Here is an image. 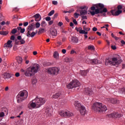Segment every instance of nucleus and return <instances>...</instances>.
<instances>
[{"label":"nucleus","instance_id":"obj_1","mask_svg":"<svg viewBox=\"0 0 125 125\" xmlns=\"http://www.w3.org/2000/svg\"><path fill=\"white\" fill-rule=\"evenodd\" d=\"M45 103V99L44 98H39L37 97L32 102L28 104L27 107L29 109H35L40 108L41 106Z\"/></svg>","mask_w":125,"mask_h":125},{"label":"nucleus","instance_id":"obj_2","mask_svg":"<svg viewBox=\"0 0 125 125\" xmlns=\"http://www.w3.org/2000/svg\"><path fill=\"white\" fill-rule=\"evenodd\" d=\"M39 68L40 65L35 64L32 67L27 68L26 71L21 69V72H23L26 77H32L35 76V73H38Z\"/></svg>","mask_w":125,"mask_h":125},{"label":"nucleus","instance_id":"obj_3","mask_svg":"<svg viewBox=\"0 0 125 125\" xmlns=\"http://www.w3.org/2000/svg\"><path fill=\"white\" fill-rule=\"evenodd\" d=\"M92 109L95 112L97 113H103V112H106L107 111V106L103 105L102 103H95L92 106Z\"/></svg>","mask_w":125,"mask_h":125},{"label":"nucleus","instance_id":"obj_4","mask_svg":"<svg viewBox=\"0 0 125 125\" xmlns=\"http://www.w3.org/2000/svg\"><path fill=\"white\" fill-rule=\"evenodd\" d=\"M96 9L95 11H90V13L92 16L95 15V14H99V13H103V12H107V8H104V4L99 3L95 5Z\"/></svg>","mask_w":125,"mask_h":125},{"label":"nucleus","instance_id":"obj_5","mask_svg":"<svg viewBox=\"0 0 125 125\" xmlns=\"http://www.w3.org/2000/svg\"><path fill=\"white\" fill-rule=\"evenodd\" d=\"M122 62H123V61H122V60H119L117 58H113L112 59H105V64L107 66H109V65L116 66V65H120V64L122 63Z\"/></svg>","mask_w":125,"mask_h":125},{"label":"nucleus","instance_id":"obj_6","mask_svg":"<svg viewBox=\"0 0 125 125\" xmlns=\"http://www.w3.org/2000/svg\"><path fill=\"white\" fill-rule=\"evenodd\" d=\"M27 97L28 92L26 90L21 91L17 96V101L18 103H21L24 101V99H26Z\"/></svg>","mask_w":125,"mask_h":125},{"label":"nucleus","instance_id":"obj_7","mask_svg":"<svg viewBox=\"0 0 125 125\" xmlns=\"http://www.w3.org/2000/svg\"><path fill=\"white\" fill-rule=\"evenodd\" d=\"M59 114L60 116L64 118H70V117H73L74 114L73 113L69 111H65V110H61L59 112Z\"/></svg>","mask_w":125,"mask_h":125},{"label":"nucleus","instance_id":"obj_8","mask_svg":"<svg viewBox=\"0 0 125 125\" xmlns=\"http://www.w3.org/2000/svg\"><path fill=\"white\" fill-rule=\"evenodd\" d=\"M60 68L56 67H50L48 69L47 72L48 74L51 75H58L59 74Z\"/></svg>","mask_w":125,"mask_h":125},{"label":"nucleus","instance_id":"obj_9","mask_svg":"<svg viewBox=\"0 0 125 125\" xmlns=\"http://www.w3.org/2000/svg\"><path fill=\"white\" fill-rule=\"evenodd\" d=\"M35 30V23H32L29 25L27 27V32L26 33V36H30V33H31V31H34Z\"/></svg>","mask_w":125,"mask_h":125},{"label":"nucleus","instance_id":"obj_10","mask_svg":"<svg viewBox=\"0 0 125 125\" xmlns=\"http://www.w3.org/2000/svg\"><path fill=\"white\" fill-rule=\"evenodd\" d=\"M109 118H121L123 115L118 112H114L108 114Z\"/></svg>","mask_w":125,"mask_h":125},{"label":"nucleus","instance_id":"obj_11","mask_svg":"<svg viewBox=\"0 0 125 125\" xmlns=\"http://www.w3.org/2000/svg\"><path fill=\"white\" fill-rule=\"evenodd\" d=\"M84 8H85V6H81L80 7V9H81V10H80V16H82V15H86V14H87V10Z\"/></svg>","mask_w":125,"mask_h":125},{"label":"nucleus","instance_id":"obj_12","mask_svg":"<svg viewBox=\"0 0 125 125\" xmlns=\"http://www.w3.org/2000/svg\"><path fill=\"white\" fill-rule=\"evenodd\" d=\"M106 101H108L110 103H112V104H117V103H119V101L117 100V99H115L113 98H107Z\"/></svg>","mask_w":125,"mask_h":125},{"label":"nucleus","instance_id":"obj_13","mask_svg":"<svg viewBox=\"0 0 125 125\" xmlns=\"http://www.w3.org/2000/svg\"><path fill=\"white\" fill-rule=\"evenodd\" d=\"M31 18H35V21H36V22H39V21H41V20H42V17L39 14H35V15L31 17Z\"/></svg>","mask_w":125,"mask_h":125},{"label":"nucleus","instance_id":"obj_14","mask_svg":"<svg viewBox=\"0 0 125 125\" xmlns=\"http://www.w3.org/2000/svg\"><path fill=\"white\" fill-rule=\"evenodd\" d=\"M123 11L122 10H118L116 11L115 10H111V14L113 16H118L122 13Z\"/></svg>","mask_w":125,"mask_h":125},{"label":"nucleus","instance_id":"obj_15","mask_svg":"<svg viewBox=\"0 0 125 125\" xmlns=\"http://www.w3.org/2000/svg\"><path fill=\"white\" fill-rule=\"evenodd\" d=\"M75 107L76 109H78V110H80L82 107H83V105H82L80 102L78 101H76L74 103Z\"/></svg>","mask_w":125,"mask_h":125},{"label":"nucleus","instance_id":"obj_16","mask_svg":"<svg viewBox=\"0 0 125 125\" xmlns=\"http://www.w3.org/2000/svg\"><path fill=\"white\" fill-rule=\"evenodd\" d=\"M80 114L82 116H84L85 114H86V109H85V107L84 106H81V108L79 109Z\"/></svg>","mask_w":125,"mask_h":125},{"label":"nucleus","instance_id":"obj_17","mask_svg":"<svg viewBox=\"0 0 125 125\" xmlns=\"http://www.w3.org/2000/svg\"><path fill=\"white\" fill-rule=\"evenodd\" d=\"M12 43V41L8 40L7 43L4 44V47H8L9 48H11L13 45L11 44Z\"/></svg>","mask_w":125,"mask_h":125},{"label":"nucleus","instance_id":"obj_18","mask_svg":"<svg viewBox=\"0 0 125 125\" xmlns=\"http://www.w3.org/2000/svg\"><path fill=\"white\" fill-rule=\"evenodd\" d=\"M72 82V83L73 84V87H79L80 85H81V83L80 82L77 80H74Z\"/></svg>","mask_w":125,"mask_h":125},{"label":"nucleus","instance_id":"obj_19","mask_svg":"<svg viewBox=\"0 0 125 125\" xmlns=\"http://www.w3.org/2000/svg\"><path fill=\"white\" fill-rule=\"evenodd\" d=\"M85 93L87 95H92L93 94V91L90 88H85Z\"/></svg>","mask_w":125,"mask_h":125},{"label":"nucleus","instance_id":"obj_20","mask_svg":"<svg viewBox=\"0 0 125 125\" xmlns=\"http://www.w3.org/2000/svg\"><path fill=\"white\" fill-rule=\"evenodd\" d=\"M101 62L97 59H92L91 61V64L92 65H96L97 64H100Z\"/></svg>","mask_w":125,"mask_h":125},{"label":"nucleus","instance_id":"obj_21","mask_svg":"<svg viewBox=\"0 0 125 125\" xmlns=\"http://www.w3.org/2000/svg\"><path fill=\"white\" fill-rule=\"evenodd\" d=\"M50 33L52 36H54L55 37H56V36H57V30H56V29H55V28H51L50 29Z\"/></svg>","mask_w":125,"mask_h":125},{"label":"nucleus","instance_id":"obj_22","mask_svg":"<svg viewBox=\"0 0 125 125\" xmlns=\"http://www.w3.org/2000/svg\"><path fill=\"white\" fill-rule=\"evenodd\" d=\"M89 71L88 70H80V74H81V76H86L87 73H88Z\"/></svg>","mask_w":125,"mask_h":125},{"label":"nucleus","instance_id":"obj_23","mask_svg":"<svg viewBox=\"0 0 125 125\" xmlns=\"http://www.w3.org/2000/svg\"><path fill=\"white\" fill-rule=\"evenodd\" d=\"M61 96V92H58L56 93L55 95H53L52 96V98H54V99H57V98H59Z\"/></svg>","mask_w":125,"mask_h":125},{"label":"nucleus","instance_id":"obj_24","mask_svg":"<svg viewBox=\"0 0 125 125\" xmlns=\"http://www.w3.org/2000/svg\"><path fill=\"white\" fill-rule=\"evenodd\" d=\"M66 87L68 88V89H72V88H74L72 81L68 85H67Z\"/></svg>","mask_w":125,"mask_h":125},{"label":"nucleus","instance_id":"obj_25","mask_svg":"<svg viewBox=\"0 0 125 125\" xmlns=\"http://www.w3.org/2000/svg\"><path fill=\"white\" fill-rule=\"evenodd\" d=\"M11 78V75L10 73H6L4 75V79H10Z\"/></svg>","mask_w":125,"mask_h":125},{"label":"nucleus","instance_id":"obj_26","mask_svg":"<svg viewBox=\"0 0 125 125\" xmlns=\"http://www.w3.org/2000/svg\"><path fill=\"white\" fill-rule=\"evenodd\" d=\"M53 56H54V58H55L56 59H58L59 57V54L58 53V52L57 51L54 52L53 54Z\"/></svg>","mask_w":125,"mask_h":125},{"label":"nucleus","instance_id":"obj_27","mask_svg":"<svg viewBox=\"0 0 125 125\" xmlns=\"http://www.w3.org/2000/svg\"><path fill=\"white\" fill-rule=\"evenodd\" d=\"M71 41L72 42H74L75 43H78V42H79V39L77 37H73L72 38Z\"/></svg>","mask_w":125,"mask_h":125},{"label":"nucleus","instance_id":"obj_28","mask_svg":"<svg viewBox=\"0 0 125 125\" xmlns=\"http://www.w3.org/2000/svg\"><path fill=\"white\" fill-rule=\"evenodd\" d=\"M45 31L44 28L41 27L39 29V32H38V35H41V34H42V33H44Z\"/></svg>","mask_w":125,"mask_h":125},{"label":"nucleus","instance_id":"obj_29","mask_svg":"<svg viewBox=\"0 0 125 125\" xmlns=\"http://www.w3.org/2000/svg\"><path fill=\"white\" fill-rule=\"evenodd\" d=\"M119 93L125 94V87L121 88L119 91Z\"/></svg>","mask_w":125,"mask_h":125},{"label":"nucleus","instance_id":"obj_30","mask_svg":"<svg viewBox=\"0 0 125 125\" xmlns=\"http://www.w3.org/2000/svg\"><path fill=\"white\" fill-rule=\"evenodd\" d=\"M36 33L35 32H32L31 33H29V36H27L28 38H30V37H31V38H33V37H35V36H36Z\"/></svg>","mask_w":125,"mask_h":125},{"label":"nucleus","instance_id":"obj_31","mask_svg":"<svg viewBox=\"0 0 125 125\" xmlns=\"http://www.w3.org/2000/svg\"><path fill=\"white\" fill-rule=\"evenodd\" d=\"M8 34L7 31H0V35L5 36Z\"/></svg>","mask_w":125,"mask_h":125},{"label":"nucleus","instance_id":"obj_32","mask_svg":"<svg viewBox=\"0 0 125 125\" xmlns=\"http://www.w3.org/2000/svg\"><path fill=\"white\" fill-rule=\"evenodd\" d=\"M83 29L84 30H85V31H86V32H88V31H90V28L89 27H86V26H84L83 27Z\"/></svg>","mask_w":125,"mask_h":125},{"label":"nucleus","instance_id":"obj_33","mask_svg":"<svg viewBox=\"0 0 125 125\" xmlns=\"http://www.w3.org/2000/svg\"><path fill=\"white\" fill-rule=\"evenodd\" d=\"M88 33V32H87V31H85V30H82L81 31H80V34H84V35H87V34Z\"/></svg>","mask_w":125,"mask_h":125},{"label":"nucleus","instance_id":"obj_34","mask_svg":"<svg viewBox=\"0 0 125 125\" xmlns=\"http://www.w3.org/2000/svg\"><path fill=\"white\" fill-rule=\"evenodd\" d=\"M35 27H36V29H38V28L41 27V23L39 22H37L35 23Z\"/></svg>","mask_w":125,"mask_h":125},{"label":"nucleus","instance_id":"obj_35","mask_svg":"<svg viewBox=\"0 0 125 125\" xmlns=\"http://www.w3.org/2000/svg\"><path fill=\"white\" fill-rule=\"evenodd\" d=\"M20 42H21L20 44H24L26 43V42L24 39H22L21 40H20Z\"/></svg>","mask_w":125,"mask_h":125},{"label":"nucleus","instance_id":"obj_36","mask_svg":"<svg viewBox=\"0 0 125 125\" xmlns=\"http://www.w3.org/2000/svg\"><path fill=\"white\" fill-rule=\"evenodd\" d=\"M55 12V11L54 10L51 11L49 12V13L48 14V16H52V15H53V14Z\"/></svg>","mask_w":125,"mask_h":125},{"label":"nucleus","instance_id":"obj_37","mask_svg":"<svg viewBox=\"0 0 125 125\" xmlns=\"http://www.w3.org/2000/svg\"><path fill=\"white\" fill-rule=\"evenodd\" d=\"M88 49H89L90 50H94L95 48L92 45H89L88 46Z\"/></svg>","mask_w":125,"mask_h":125},{"label":"nucleus","instance_id":"obj_38","mask_svg":"<svg viewBox=\"0 0 125 125\" xmlns=\"http://www.w3.org/2000/svg\"><path fill=\"white\" fill-rule=\"evenodd\" d=\"M12 34H14L17 33V29L16 28H14L11 31Z\"/></svg>","mask_w":125,"mask_h":125},{"label":"nucleus","instance_id":"obj_39","mask_svg":"<svg viewBox=\"0 0 125 125\" xmlns=\"http://www.w3.org/2000/svg\"><path fill=\"white\" fill-rule=\"evenodd\" d=\"M43 65H44V66H50V65H51V63H50V62H44V63H43Z\"/></svg>","mask_w":125,"mask_h":125},{"label":"nucleus","instance_id":"obj_40","mask_svg":"<svg viewBox=\"0 0 125 125\" xmlns=\"http://www.w3.org/2000/svg\"><path fill=\"white\" fill-rule=\"evenodd\" d=\"M91 60L90 59H87L86 60V63H87V64H91Z\"/></svg>","mask_w":125,"mask_h":125},{"label":"nucleus","instance_id":"obj_41","mask_svg":"<svg viewBox=\"0 0 125 125\" xmlns=\"http://www.w3.org/2000/svg\"><path fill=\"white\" fill-rule=\"evenodd\" d=\"M32 83H33V84H35V83H37V79L36 78H33L32 79Z\"/></svg>","mask_w":125,"mask_h":125},{"label":"nucleus","instance_id":"obj_42","mask_svg":"<svg viewBox=\"0 0 125 125\" xmlns=\"http://www.w3.org/2000/svg\"><path fill=\"white\" fill-rule=\"evenodd\" d=\"M46 113L47 116H49V117H50V116H51V113L49 112V110H48V109L46 110Z\"/></svg>","mask_w":125,"mask_h":125},{"label":"nucleus","instance_id":"obj_43","mask_svg":"<svg viewBox=\"0 0 125 125\" xmlns=\"http://www.w3.org/2000/svg\"><path fill=\"white\" fill-rule=\"evenodd\" d=\"M41 27H45V21H42L41 24Z\"/></svg>","mask_w":125,"mask_h":125},{"label":"nucleus","instance_id":"obj_44","mask_svg":"<svg viewBox=\"0 0 125 125\" xmlns=\"http://www.w3.org/2000/svg\"><path fill=\"white\" fill-rule=\"evenodd\" d=\"M79 16H80L79 14H78V13H74V17L75 18H79Z\"/></svg>","mask_w":125,"mask_h":125},{"label":"nucleus","instance_id":"obj_45","mask_svg":"<svg viewBox=\"0 0 125 125\" xmlns=\"http://www.w3.org/2000/svg\"><path fill=\"white\" fill-rule=\"evenodd\" d=\"M0 118H2L4 117V112H0Z\"/></svg>","mask_w":125,"mask_h":125},{"label":"nucleus","instance_id":"obj_46","mask_svg":"<svg viewBox=\"0 0 125 125\" xmlns=\"http://www.w3.org/2000/svg\"><path fill=\"white\" fill-rule=\"evenodd\" d=\"M46 21H50L51 20V18L50 17H47L45 18Z\"/></svg>","mask_w":125,"mask_h":125},{"label":"nucleus","instance_id":"obj_47","mask_svg":"<svg viewBox=\"0 0 125 125\" xmlns=\"http://www.w3.org/2000/svg\"><path fill=\"white\" fill-rule=\"evenodd\" d=\"M57 16H58V13H56L54 14L53 19H55V18H57Z\"/></svg>","mask_w":125,"mask_h":125},{"label":"nucleus","instance_id":"obj_48","mask_svg":"<svg viewBox=\"0 0 125 125\" xmlns=\"http://www.w3.org/2000/svg\"><path fill=\"white\" fill-rule=\"evenodd\" d=\"M83 19H87V17H86V16L82 15V20H83Z\"/></svg>","mask_w":125,"mask_h":125},{"label":"nucleus","instance_id":"obj_49","mask_svg":"<svg viewBox=\"0 0 125 125\" xmlns=\"http://www.w3.org/2000/svg\"><path fill=\"white\" fill-rule=\"evenodd\" d=\"M28 25H29V22H23V26L24 27H27V26H28Z\"/></svg>","mask_w":125,"mask_h":125},{"label":"nucleus","instance_id":"obj_50","mask_svg":"<svg viewBox=\"0 0 125 125\" xmlns=\"http://www.w3.org/2000/svg\"><path fill=\"white\" fill-rule=\"evenodd\" d=\"M10 40L11 41H14V40H15V36H14V35L11 36L10 37Z\"/></svg>","mask_w":125,"mask_h":125},{"label":"nucleus","instance_id":"obj_51","mask_svg":"<svg viewBox=\"0 0 125 125\" xmlns=\"http://www.w3.org/2000/svg\"><path fill=\"white\" fill-rule=\"evenodd\" d=\"M52 3L54 5H57V4H58V2H57V1L54 0L52 1Z\"/></svg>","mask_w":125,"mask_h":125},{"label":"nucleus","instance_id":"obj_52","mask_svg":"<svg viewBox=\"0 0 125 125\" xmlns=\"http://www.w3.org/2000/svg\"><path fill=\"white\" fill-rule=\"evenodd\" d=\"M25 32V28H21V29L20 31V33L21 34H23Z\"/></svg>","mask_w":125,"mask_h":125},{"label":"nucleus","instance_id":"obj_53","mask_svg":"<svg viewBox=\"0 0 125 125\" xmlns=\"http://www.w3.org/2000/svg\"><path fill=\"white\" fill-rule=\"evenodd\" d=\"M117 8L118 10H120V9H122L123 8V6L119 5L118 6Z\"/></svg>","mask_w":125,"mask_h":125},{"label":"nucleus","instance_id":"obj_54","mask_svg":"<svg viewBox=\"0 0 125 125\" xmlns=\"http://www.w3.org/2000/svg\"><path fill=\"white\" fill-rule=\"evenodd\" d=\"M15 44H17L18 45L20 44V41H17V40H16V42H15Z\"/></svg>","mask_w":125,"mask_h":125},{"label":"nucleus","instance_id":"obj_55","mask_svg":"<svg viewBox=\"0 0 125 125\" xmlns=\"http://www.w3.org/2000/svg\"><path fill=\"white\" fill-rule=\"evenodd\" d=\"M112 49H113L114 50L117 49V47L115 45H112L111 46Z\"/></svg>","mask_w":125,"mask_h":125},{"label":"nucleus","instance_id":"obj_56","mask_svg":"<svg viewBox=\"0 0 125 125\" xmlns=\"http://www.w3.org/2000/svg\"><path fill=\"white\" fill-rule=\"evenodd\" d=\"M73 22L75 25H78V21L76 20H73Z\"/></svg>","mask_w":125,"mask_h":125},{"label":"nucleus","instance_id":"obj_57","mask_svg":"<svg viewBox=\"0 0 125 125\" xmlns=\"http://www.w3.org/2000/svg\"><path fill=\"white\" fill-rule=\"evenodd\" d=\"M91 10H93V11L95 10H95H96V8L94 6H92L91 7Z\"/></svg>","mask_w":125,"mask_h":125},{"label":"nucleus","instance_id":"obj_58","mask_svg":"<svg viewBox=\"0 0 125 125\" xmlns=\"http://www.w3.org/2000/svg\"><path fill=\"white\" fill-rule=\"evenodd\" d=\"M58 26H59L60 27H61V26H62L63 25V22H59L58 23Z\"/></svg>","mask_w":125,"mask_h":125},{"label":"nucleus","instance_id":"obj_59","mask_svg":"<svg viewBox=\"0 0 125 125\" xmlns=\"http://www.w3.org/2000/svg\"><path fill=\"white\" fill-rule=\"evenodd\" d=\"M17 40H18L19 41H21V40H22V37H21V36H18L17 37Z\"/></svg>","mask_w":125,"mask_h":125},{"label":"nucleus","instance_id":"obj_60","mask_svg":"<svg viewBox=\"0 0 125 125\" xmlns=\"http://www.w3.org/2000/svg\"><path fill=\"white\" fill-rule=\"evenodd\" d=\"M70 53L71 54H74V53H77V52H76L74 50H72Z\"/></svg>","mask_w":125,"mask_h":125},{"label":"nucleus","instance_id":"obj_61","mask_svg":"<svg viewBox=\"0 0 125 125\" xmlns=\"http://www.w3.org/2000/svg\"><path fill=\"white\" fill-rule=\"evenodd\" d=\"M62 53H63V54H65V53H66V49H63L62 50Z\"/></svg>","mask_w":125,"mask_h":125},{"label":"nucleus","instance_id":"obj_62","mask_svg":"<svg viewBox=\"0 0 125 125\" xmlns=\"http://www.w3.org/2000/svg\"><path fill=\"white\" fill-rule=\"evenodd\" d=\"M15 76H16V77L18 78V77H20V73H19V72L16 73L15 74Z\"/></svg>","mask_w":125,"mask_h":125},{"label":"nucleus","instance_id":"obj_63","mask_svg":"<svg viewBox=\"0 0 125 125\" xmlns=\"http://www.w3.org/2000/svg\"><path fill=\"white\" fill-rule=\"evenodd\" d=\"M61 103H62V105H63V104H65V103H66V101L63 100L62 101Z\"/></svg>","mask_w":125,"mask_h":125},{"label":"nucleus","instance_id":"obj_64","mask_svg":"<svg viewBox=\"0 0 125 125\" xmlns=\"http://www.w3.org/2000/svg\"><path fill=\"white\" fill-rule=\"evenodd\" d=\"M92 30L94 31V32H96V31H97V28L96 27H93L92 29Z\"/></svg>","mask_w":125,"mask_h":125}]
</instances>
